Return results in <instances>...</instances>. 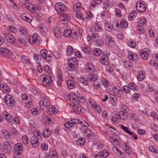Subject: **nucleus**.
Masks as SVG:
<instances>
[{
  "label": "nucleus",
  "instance_id": "1",
  "mask_svg": "<svg viewBox=\"0 0 158 158\" xmlns=\"http://www.w3.org/2000/svg\"><path fill=\"white\" fill-rule=\"evenodd\" d=\"M4 102L6 104L11 107L13 106L15 104V101L12 96L10 94L6 95L4 98Z\"/></svg>",
  "mask_w": 158,
  "mask_h": 158
},
{
  "label": "nucleus",
  "instance_id": "2",
  "mask_svg": "<svg viewBox=\"0 0 158 158\" xmlns=\"http://www.w3.org/2000/svg\"><path fill=\"white\" fill-rule=\"evenodd\" d=\"M40 38L39 36L37 33H35L33 34L32 36H27V40L30 44H34L39 42Z\"/></svg>",
  "mask_w": 158,
  "mask_h": 158
},
{
  "label": "nucleus",
  "instance_id": "3",
  "mask_svg": "<svg viewBox=\"0 0 158 158\" xmlns=\"http://www.w3.org/2000/svg\"><path fill=\"white\" fill-rule=\"evenodd\" d=\"M68 64L69 67L73 69H75L77 66V61L76 58L71 57L68 60Z\"/></svg>",
  "mask_w": 158,
  "mask_h": 158
},
{
  "label": "nucleus",
  "instance_id": "4",
  "mask_svg": "<svg viewBox=\"0 0 158 158\" xmlns=\"http://www.w3.org/2000/svg\"><path fill=\"white\" fill-rule=\"evenodd\" d=\"M42 77H43L42 82L44 84L47 86H49L52 84V80L50 77L48 75H43Z\"/></svg>",
  "mask_w": 158,
  "mask_h": 158
},
{
  "label": "nucleus",
  "instance_id": "5",
  "mask_svg": "<svg viewBox=\"0 0 158 158\" xmlns=\"http://www.w3.org/2000/svg\"><path fill=\"white\" fill-rule=\"evenodd\" d=\"M135 7L136 10L140 12H143L146 10V7L144 4L140 1L137 3Z\"/></svg>",
  "mask_w": 158,
  "mask_h": 158
},
{
  "label": "nucleus",
  "instance_id": "6",
  "mask_svg": "<svg viewBox=\"0 0 158 158\" xmlns=\"http://www.w3.org/2000/svg\"><path fill=\"white\" fill-rule=\"evenodd\" d=\"M38 28L40 30L41 33L44 36H46L48 33L47 27L43 24H41L38 26Z\"/></svg>",
  "mask_w": 158,
  "mask_h": 158
},
{
  "label": "nucleus",
  "instance_id": "7",
  "mask_svg": "<svg viewBox=\"0 0 158 158\" xmlns=\"http://www.w3.org/2000/svg\"><path fill=\"white\" fill-rule=\"evenodd\" d=\"M0 53L3 56L9 57L12 55V52L8 49L2 47L0 48Z\"/></svg>",
  "mask_w": 158,
  "mask_h": 158
},
{
  "label": "nucleus",
  "instance_id": "8",
  "mask_svg": "<svg viewBox=\"0 0 158 158\" xmlns=\"http://www.w3.org/2000/svg\"><path fill=\"white\" fill-rule=\"evenodd\" d=\"M113 93L118 97H120L122 94V90L121 88L118 86L113 87L112 88Z\"/></svg>",
  "mask_w": 158,
  "mask_h": 158
},
{
  "label": "nucleus",
  "instance_id": "9",
  "mask_svg": "<svg viewBox=\"0 0 158 158\" xmlns=\"http://www.w3.org/2000/svg\"><path fill=\"white\" fill-rule=\"evenodd\" d=\"M55 8L56 10H59L62 11H64L66 10L65 5L60 2H59L56 4L55 6Z\"/></svg>",
  "mask_w": 158,
  "mask_h": 158
},
{
  "label": "nucleus",
  "instance_id": "10",
  "mask_svg": "<svg viewBox=\"0 0 158 158\" xmlns=\"http://www.w3.org/2000/svg\"><path fill=\"white\" fill-rule=\"evenodd\" d=\"M30 142L32 145L34 147H37L39 145L38 137L36 136H33L31 137Z\"/></svg>",
  "mask_w": 158,
  "mask_h": 158
},
{
  "label": "nucleus",
  "instance_id": "11",
  "mask_svg": "<svg viewBox=\"0 0 158 158\" xmlns=\"http://www.w3.org/2000/svg\"><path fill=\"white\" fill-rule=\"evenodd\" d=\"M117 117L122 120H124L128 118V114L127 111H120L117 114Z\"/></svg>",
  "mask_w": 158,
  "mask_h": 158
},
{
  "label": "nucleus",
  "instance_id": "12",
  "mask_svg": "<svg viewBox=\"0 0 158 158\" xmlns=\"http://www.w3.org/2000/svg\"><path fill=\"white\" fill-rule=\"evenodd\" d=\"M84 133L86 137L89 139H92L94 138V134L91 132V131L89 128H86L84 131Z\"/></svg>",
  "mask_w": 158,
  "mask_h": 158
},
{
  "label": "nucleus",
  "instance_id": "13",
  "mask_svg": "<svg viewBox=\"0 0 158 158\" xmlns=\"http://www.w3.org/2000/svg\"><path fill=\"white\" fill-rule=\"evenodd\" d=\"M129 59L133 61L136 62L139 60L138 56L135 53H132V52H129L128 55Z\"/></svg>",
  "mask_w": 158,
  "mask_h": 158
},
{
  "label": "nucleus",
  "instance_id": "14",
  "mask_svg": "<svg viewBox=\"0 0 158 158\" xmlns=\"http://www.w3.org/2000/svg\"><path fill=\"white\" fill-rule=\"evenodd\" d=\"M1 90L5 94L9 93L10 92V89L8 85L5 84H2L0 85Z\"/></svg>",
  "mask_w": 158,
  "mask_h": 158
},
{
  "label": "nucleus",
  "instance_id": "15",
  "mask_svg": "<svg viewBox=\"0 0 158 158\" xmlns=\"http://www.w3.org/2000/svg\"><path fill=\"white\" fill-rule=\"evenodd\" d=\"M145 50L143 49L139 53L141 57L143 59H147L148 57V54L147 52L148 50V48L145 49Z\"/></svg>",
  "mask_w": 158,
  "mask_h": 158
},
{
  "label": "nucleus",
  "instance_id": "16",
  "mask_svg": "<svg viewBox=\"0 0 158 158\" xmlns=\"http://www.w3.org/2000/svg\"><path fill=\"white\" fill-rule=\"evenodd\" d=\"M69 100L73 103L78 102L79 101V97H77V95L73 93L70 94Z\"/></svg>",
  "mask_w": 158,
  "mask_h": 158
},
{
  "label": "nucleus",
  "instance_id": "17",
  "mask_svg": "<svg viewBox=\"0 0 158 158\" xmlns=\"http://www.w3.org/2000/svg\"><path fill=\"white\" fill-rule=\"evenodd\" d=\"M87 79L90 82H94L98 79L96 75L93 73H91L87 76Z\"/></svg>",
  "mask_w": 158,
  "mask_h": 158
},
{
  "label": "nucleus",
  "instance_id": "18",
  "mask_svg": "<svg viewBox=\"0 0 158 158\" xmlns=\"http://www.w3.org/2000/svg\"><path fill=\"white\" fill-rule=\"evenodd\" d=\"M56 109L54 106H50L46 108L47 112L51 114H54L56 113Z\"/></svg>",
  "mask_w": 158,
  "mask_h": 158
},
{
  "label": "nucleus",
  "instance_id": "19",
  "mask_svg": "<svg viewBox=\"0 0 158 158\" xmlns=\"http://www.w3.org/2000/svg\"><path fill=\"white\" fill-rule=\"evenodd\" d=\"M86 70L89 72L94 73L95 71V69L90 63H88L86 64Z\"/></svg>",
  "mask_w": 158,
  "mask_h": 158
},
{
  "label": "nucleus",
  "instance_id": "20",
  "mask_svg": "<svg viewBox=\"0 0 158 158\" xmlns=\"http://www.w3.org/2000/svg\"><path fill=\"white\" fill-rule=\"evenodd\" d=\"M23 147L22 144L20 143H18L16 144L15 147V149L16 151L17 150L18 151L17 155H19L20 153V152H22V151L23 150Z\"/></svg>",
  "mask_w": 158,
  "mask_h": 158
},
{
  "label": "nucleus",
  "instance_id": "21",
  "mask_svg": "<svg viewBox=\"0 0 158 158\" xmlns=\"http://www.w3.org/2000/svg\"><path fill=\"white\" fill-rule=\"evenodd\" d=\"M108 56L106 55L102 56L100 58V62L105 65H107L109 64V61L108 60Z\"/></svg>",
  "mask_w": 158,
  "mask_h": 158
},
{
  "label": "nucleus",
  "instance_id": "22",
  "mask_svg": "<svg viewBox=\"0 0 158 158\" xmlns=\"http://www.w3.org/2000/svg\"><path fill=\"white\" fill-rule=\"evenodd\" d=\"M53 31L55 36L57 38H60L61 37V32L60 31V29L58 27L54 28Z\"/></svg>",
  "mask_w": 158,
  "mask_h": 158
},
{
  "label": "nucleus",
  "instance_id": "23",
  "mask_svg": "<svg viewBox=\"0 0 158 158\" xmlns=\"http://www.w3.org/2000/svg\"><path fill=\"white\" fill-rule=\"evenodd\" d=\"M115 135H113L112 137L110 138L111 142L113 144L114 146H117L118 145H119V142L118 138H115Z\"/></svg>",
  "mask_w": 158,
  "mask_h": 158
},
{
  "label": "nucleus",
  "instance_id": "24",
  "mask_svg": "<svg viewBox=\"0 0 158 158\" xmlns=\"http://www.w3.org/2000/svg\"><path fill=\"white\" fill-rule=\"evenodd\" d=\"M98 154L102 157L105 158L108 156L110 154V153L107 150H102L99 152Z\"/></svg>",
  "mask_w": 158,
  "mask_h": 158
},
{
  "label": "nucleus",
  "instance_id": "25",
  "mask_svg": "<svg viewBox=\"0 0 158 158\" xmlns=\"http://www.w3.org/2000/svg\"><path fill=\"white\" fill-rule=\"evenodd\" d=\"M24 5L25 7L30 11L31 12V10H32L33 5L28 1H26L25 2Z\"/></svg>",
  "mask_w": 158,
  "mask_h": 158
},
{
  "label": "nucleus",
  "instance_id": "26",
  "mask_svg": "<svg viewBox=\"0 0 158 158\" xmlns=\"http://www.w3.org/2000/svg\"><path fill=\"white\" fill-rule=\"evenodd\" d=\"M63 35L65 37H71L72 35V32L70 30L67 29L64 31Z\"/></svg>",
  "mask_w": 158,
  "mask_h": 158
},
{
  "label": "nucleus",
  "instance_id": "27",
  "mask_svg": "<svg viewBox=\"0 0 158 158\" xmlns=\"http://www.w3.org/2000/svg\"><path fill=\"white\" fill-rule=\"evenodd\" d=\"M85 142V139L84 138H80L76 141V144L78 146H83Z\"/></svg>",
  "mask_w": 158,
  "mask_h": 158
},
{
  "label": "nucleus",
  "instance_id": "28",
  "mask_svg": "<svg viewBox=\"0 0 158 158\" xmlns=\"http://www.w3.org/2000/svg\"><path fill=\"white\" fill-rule=\"evenodd\" d=\"M29 15H26L25 14L23 13L21 15V18L23 20L27 21L28 23L31 21V19L29 17Z\"/></svg>",
  "mask_w": 158,
  "mask_h": 158
},
{
  "label": "nucleus",
  "instance_id": "29",
  "mask_svg": "<svg viewBox=\"0 0 158 158\" xmlns=\"http://www.w3.org/2000/svg\"><path fill=\"white\" fill-rule=\"evenodd\" d=\"M20 60L26 63H30V60L28 57L24 55H22L20 56Z\"/></svg>",
  "mask_w": 158,
  "mask_h": 158
},
{
  "label": "nucleus",
  "instance_id": "30",
  "mask_svg": "<svg viewBox=\"0 0 158 158\" xmlns=\"http://www.w3.org/2000/svg\"><path fill=\"white\" fill-rule=\"evenodd\" d=\"M48 51L45 49L42 50L40 52V56L44 59H46Z\"/></svg>",
  "mask_w": 158,
  "mask_h": 158
},
{
  "label": "nucleus",
  "instance_id": "31",
  "mask_svg": "<svg viewBox=\"0 0 158 158\" xmlns=\"http://www.w3.org/2000/svg\"><path fill=\"white\" fill-rule=\"evenodd\" d=\"M119 26L120 28H126L128 26V23L126 20H122L120 22Z\"/></svg>",
  "mask_w": 158,
  "mask_h": 158
},
{
  "label": "nucleus",
  "instance_id": "32",
  "mask_svg": "<svg viewBox=\"0 0 158 158\" xmlns=\"http://www.w3.org/2000/svg\"><path fill=\"white\" fill-rule=\"evenodd\" d=\"M120 127L123 130L125 131L127 133H128L130 135H133L134 134V133L130 131L129 130V129L127 127H125L123 125H120Z\"/></svg>",
  "mask_w": 158,
  "mask_h": 158
},
{
  "label": "nucleus",
  "instance_id": "33",
  "mask_svg": "<svg viewBox=\"0 0 158 158\" xmlns=\"http://www.w3.org/2000/svg\"><path fill=\"white\" fill-rule=\"evenodd\" d=\"M93 53L96 56H99L102 54V51L99 48H96L93 50Z\"/></svg>",
  "mask_w": 158,
  "mask_h": 158
},
{
  "label": "nucleus",
  "instance_id": "34",
  "mask_svg": "<svg viewBox=\"0 0 158 158\" xmlns=\"http://www.w3.org/2000/svg\"><path fill=\"white\" fill-rule=\"evenodd\" d=\"M81 4L80 3H75L73 7V10L75 12H77L80 10V9L81 7Z\"/></svg>",
  "mask_w": 158,
  "mask_h": 158
},
{
  "label": "nucleus",
  "instance_id": "35",
  "mask_svg": "<svg viewBox=\"0 0 158 158\" xmlns=\"http://www.w3.org/2000/svg\"><path fill=\"white\" fill-rule=\"evenodd\" d=\"M51 134V132H49V130L48 129L44 130L42 133V135L45 138L49 137Z\"/></svg>",
  "mask_w": 158,
  "mask_h": 158
},
{
  "label": "nucleus",
  "instance_id": "36",
  "mask_svg": "<svg viewBox=\"0 0 158 158\" xmlns=\"http://www.w3.org/2000/svg\"><path fill=\"white\" fill-rule=\"evenodd\" d=\"M145 75L142 72H139V73L137 75V78L138 81H143L145 78Z\"/></svg>",
  "mask_w": 158,
  "mask_h": 158
},
{
  "label": "nucleus",
  "instance_id": "37",
  "mask_svg": "<svg viewBox=\"0 0 158 158\" xmlns=\"http://www.w3.org/2000/svg\"><path fill=\"white\" fill-rule=\"evenodd\" d=\"M41 9V6L38 5H35L33 6V7L32 10H31V12L32 13H35L36 12L37 10H40Z\"/></svg>",
  "mask_w": 158,
  "mask_h": 158
},
{
  "label": "nucleus",
  "instance_id": "38",
  "mask_svg": "<svg viewBox=\"0 0 158 158\" xmlns=\"http://www.w3.org/2000/svg\"><path fill=\"white\" fill-rule=\"evenodd\" d=\"M69 88L70 89H73L74 86V84L73 82L71 80H69L67 82Z\"/></svg>",
  "mask_w": 158,
  "mask_h": 158
},
{
  "label": "nucleus",
  "instance_id": "39",
  "mask_svg": "<svg viewBox=\"0 0 158 158\" xmlns=\"http://www.w3.org/2000/svg\"><path fill=\"white\" fill-rule=\"evenodd\" d=\"M19 31L23 35H26L27 34V30L24 27H21L19 29Z\"/></svg>",
  "mask_w": 158,
  "mask_h": 158
},
{
  "label": "nucleus",
  "instance_id": "40",
  "mask_svg": "<svg viewBox=\"0 0 158 158\" xmlns=\"http://www.w3.org/2000/svg\"><path fill=\"white\" fill-rule=\"evenodd\" d=\"M73 48L70 46H68L67 48V54L69 55L73 53Z\"/></svg>",
  "mask_w": 158,
  "mask_h": 158
},
{
  "label": "nucleus",
  "instance_id": "41",
  "mask_svg": "<svg viewBox=\"0 0 158 158\" xmlns=\"http://www.w3.org/2000/svg\"><path fill=\"white\" fill-rule=\"evenodd\" d=\"M94 83L93 84V85L95 89H98V88H101V84L99 83V82L97 81H94Z\"/></svg>",
  "mask_w": 158,
  "mask_h": 158
},
{
  "label": "nucleus",
  "instance_id": "42",
  "mask_svg": "<svg viewBox=\"0 0 158 158\" xmlns=\"http://www.w3.org/2000/svg\"><path fill=\"white\" fill-rule=\"evenodd\" d=\"M102 85L106 87H107L109 85V83L108 81L105 78H102L101 80Z\"/></svg>",
  "mask_w": 158,
  "mask_h": 158
},
{
  "label": "nucleus",
  "instance_id": "43",
  "mask_svg": "<svg viewBox=\"0 0 158 158\" xmlns=\"http://www.w3.org/2000/svg\"><path fill=\"white\" fill-rule=\"evenodd\" d=\"M80 82L84 86H86L88 84V81L84 77L81 78L80 80Z\"/></svg>",
  "mask_w": 158,
  "mask_h": 158
},
{
  "label": "nucleus",
  "instance_id": "44",
  "mask_svg": "<svg viewBox=\"0 0 158 158\" xmlns=\"http://www.w3.org/2000/svg\"><path fill=\"white\" fill-rule=\"evenodd\" d=\"M149 148L151 151L155 153H158V150L156 149L152 145L150 146L149 147Z\"/></svg>",
  "mask_w": 158,
  "mask_h": 158
},
{
  "label": "nucleus",
  "instance_id": "45",
  "mask_svg": "<svg viewBox=\"0 0 158 158\" xmlns=\"http://www.w3.org/2000/svg\"><path fill=\"white\" fill-rule=\"evenodd\" d=\"M123 89L126 93H129L130 92V89L129 85H125L123 86Z\"/></svg>",
  "mask_w": 158,
  "mask_h": 158
},
{
  "label": "nucleus",
  "instance_id": "46",
  "mask_svg": "<svg viewBox=\"0 0 158 158\" xmlns=\"http://www.w3.org/2000/svg\"><path fill=\"white\" fill-rule=\"evenodd\" d=\"M139 22L140 23V26L142 27L146 23V20L144 18H140L139 19Z\"/></svg>",
  "mask_w": 158,
  "mask_h": 158
},
{
  "label": "nucleus",
  "instance_id": "47",
  "mask_svg": "<svg viewBox=\"0 0 158 158\" xmlns=\"http://www.w3.org/2000/svg\"><path fill=\"white\" fill-rule=\"evenodd\" d=\"M129 86L130 89L132 90H135L137 87V85L132 82H130L129 83Z\"/></svg>",
  "mask_w": 158,
  "mask_h": 158
},
{
  "label": "nucleus",
  "instance_id": "48",
  "mask_svg": "<svg viewBox=\"0 0 158 158\" xmlns=\"http://www.w3.org/2000/svg\"><path fill=\"white\" fill-rule=\"evenodd\" d=\"M131 63L130 62L125 61L124 62V65L127 68H128L130 69L131 68Z\"/></svg>",
  "mask_w": 158,
  "mask_h": 158
},
{
  "label": "nucleus",
  "instance_id": "49",
  "mask_svg": "<svg viewBox=\"0 0 158 158\" xmlns=\"http://www.w3.org/2000/svg\"><path fill=\"white\" fill-rule=\"evenodd\" d=\"M158 61H155L154 60H150L149 61L150 64H151L152 66L156 67L158 66V63L157 62Z\"/></svg>",
  "mask_w": 158,
  "mask_h": 158
},
{
  "label": "nucleus",
  "instance_id": "50",
  "mask_svg": "<svg viewBox=\"0 0 158 158\" xmlns=\"http://www.w3.org/2000/svg\"><path fill=\"white\" fill-rule=\"evenodd\" d=\"M96 44L97 46L101 47L103 45L104 43L102 40L99 39L96 40Z\"/></svg>",
  "mask_w": 158,
  "mask_h": 158
},
{
  "label": "nucleus",
  "instance_id": "51",
  "mask_svg": "<svg viewBox=\"0 0 158 158\" xmlns=\"http://www.w3.org/2000/svg\"><path fill=\"white\" fill-rule=\"evenodd\" d=\"M128 45L130 47L135 48L136 46V43L133 41H131L128 43Z\"/></svg>",
  "mask_w": 158,
  "mask_h": 158
},
{
  "label": "nucleus",
  "instance_id": "52",
  "mask_svg": "<svg viewBox=\"0 0 158 158\" xmlns=\"http://www.w3.org/2000/svg\"><path fill=\"white\" fill-rule=\"evenodd\" d=\"M23 143L25 144H27L28 142V139L26 135H24L22 138Z\"/></svg>",
  "mask_w": 158,
  "mask_h": 158
},
{
  "label": "nucleus",
  "instance_id": "53",
  "mask_svg": "<svg viewBox=\"0 0 158 158\" xmlns=\"http://www.w3.org/2000/svg\"><path fill=\"white\" fill-rule=\"evenodd\" d=\"M73 108L77 110L79 112H81V107L80 106H79L77 105H73Z\"/></svg>",
  "mask_w": 158,
  "mask_h": 158
},
{
  "label": "nucleus",
  "instance_id": "54",
  "mask_svg": "<svg viewBox=\"0 0 158 158\" xmlns=\"http://www.w3.org/2000/svg\"><path fill=\"white\" fill-rule=\"evenodd\" d=\"M44 107H45L46 108L51 106L50 105V102L48 101L47 100L44 99Z\"/></svg>",
  "mask_w": 158,
  "mask_h": 158
},
{
  "label": "nucleus",
  "instance_id": "55",
  "mask_svg": "<svg viewBox=\"0 0 158 158\" xmlns=\"http://www.w3.org/2000/svg\"><path fill=\"white\" fill-rule=\"evenodd\" d=\"M104 27L105 29L108 31H110L111 30V27L110 26H109L108 23H105Z\"/></svg>",
  "mask_w": 158,
  "mask_h": 158
},
{
  "label": "nucleus",
  "instance_id": "56",
  "mask_svg": "<svg viewBox=\"0 0 158 158\" xmlns=\"http://www.w3.org/2000/svg\"><path fill=\"white\" fill-rule=\"evenodd\" d=\"M121 109L122 110L121 111L125 112L127 111V108L125 105H121L120 106Z\"/></svg>",
  "mask_w": 158,
  "mask_h": 158
},
{
  "label": "nucleus",
  "instance_id": "57",
  "mask_svg": "<svg viewBox=\"0 0 158 158\" xmlns=\"http://www.w3.org/2000/svg\"><path fill=\"white\" fill-rule=\"evenodd\" d=\"M11 132L14 135H16L18 134L17 131L15 128L14 127H11Z\"/></svg>",
  "mask_w": 158,
  "mask_h": 158
},
{
  "label": "nucleus",
  "instance_id": "58",
  "mask_svg": "<svg viewBox=\"0 0 158 158\" xmlns=\"http://www.w3.org/2000/svg\"><path fill=\"white\" fill-rule=\"evenodd\" d=\"M118 118L117 117V116L115 115L112 116L111 117H110L111 120L114 123H116L118 121Z\"/></svg>",
  "mask_w": 158,
  "mask_h": 158
},
{
  "label": "nucleus",
  "instance_id": "59",
  "mask_svg": "<svg viewBox=\"0 0 158 158\" xmlns=\"http://www.w3.org/2000/svg\"><path fill=\"white\" fill-rule=\"evenodd\" d=\"M112 39V38L110 36H107L105 39L106 44L108 45Z\"/></svg>",
  "mask_w": 158,
  "mask_h": 158
},
{
  "label": "nucleus",
  "instance_id": "60",
  "mask_svg": "<svg viewBox=\"0 0 158 158\" xmlns=\"http://www.w3.org/2000/svg\"><path fill=\"white\" fill-rule=\"evenodd\" d=\"M30 112L32 114L36 115L38 112V111L36 109L33 108L31 110Z\"/></svg>",
  "mask_w": 158,
  "mask_h": 158
},
{
  "label": "nucleus",
  "instance_id": "61",
  "mask_svg": "<svg viewBox=\"0 0 158 158\" xmlns=\"http://www.w3.org/2000/svg\"><path fill=\"white\" fill-rule=\"evenodd\" d=\"M52 59V58L51 54H49L47 56V58L46 60L48 62H51Z\"/></svg>",
  "mask_w": 158,
  "mask_h": 158
},
{
  "label": "nucleus",
  "instance_id": "62",
  "mask_svg": "<svg viewBox=\"0 0 158 158\" xmlns=\"http://www.w3.org/2000/svg\"><path fill=\"white\" fill-rule=\"evenodd\" d=\"M15 39L14 37V36L11 35H10V38L8 40V41L11 43H15Z\"/></svg>",
  "mask_w": 158,
  "mask_h": 158
},
{
  "label": "nucleus",
  "instance_id": "63",
  "mask_svg": "<svg viewBox=\"0 0 158 158\" xmlns=\"http://www.w3.org/2000/svg\"><path fill=\"white\" fill-rule=\"evenodd\" d=\"M3 114L5 116V118L6 120H7V119H8V118H10L11 117L10 116L6 111L3 112Z\"/></svg>",
  "mask_w": 158,
  "mask_h": 158
},
{
  "label": "nucleus",
  "instance_id": "64",
  "mask_svg": "<svg viewBox=\"0 0 158 158\" xmlns=\"http://www.w3.org/2000/svg\"><path fill=\"white\" fill-rule=\"evenodd\" d=\"M106 71L109 72H112L114 71V69L110 66H107L106 68Z\"/></svg>",
  "mask_w": 158,
  "mask_h": 158
}]
</instances>
